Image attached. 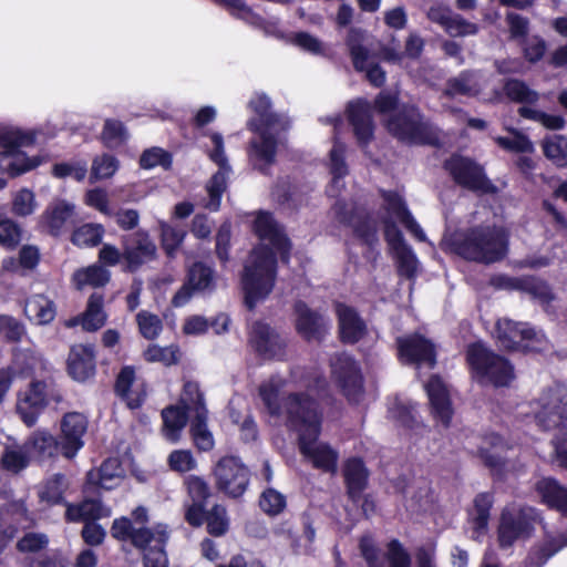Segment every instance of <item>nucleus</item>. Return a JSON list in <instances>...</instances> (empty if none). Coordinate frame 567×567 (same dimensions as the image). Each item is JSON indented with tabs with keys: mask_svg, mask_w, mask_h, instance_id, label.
I'll return each mask as SVG.
<instances>
[{
	"mask_svg": "<svg viewBox=\"0 0 567 567\" xmlns=\"http://www.w3.org/2000/svg\"><path fill=\"white\" fill-rule=\"evenodd\" d=\"M508 233L499 226L478 225L458 229L443 237L444 249L468 261L489 265L505 258Z\"/></svg>",
	"mask_w": 567,
	"mask_h": 567,
	"instance_id": "f257e3e1",
	"label": "nucleus"
},
{
	"mask_svg": "<svg viewBox=\"0 0 567 567\" xmlns=\"http://www.w3.org/2000/svg\"><path fill=\"white\" fill-rule=\"evenodd\" d=\"M261 401L271 416H285L286 425L303 435L318 439L321 416L318 403L306 393H289L280 398V385L272 380L259 386Z\"/></svg>",
	"mask_w": 567,
	"mask_h": 567,
	"instance_id": "f03ea898",
	"label": "nucleus"
},
{
	"mask_svg": "<svg viewBox=\"0 0 567 567\" xmlns=\"http://www.w3.org/2000/svg\"><path fill=\"white\" fill-rule=\"evenodd\" d=\"M254 111L259 115L261 127L249 123L252 131L259 132V135L249 143L248 159L252 167L262 174H268L271 165L276 162L278 140L274 135L286 131L289 127V121L285 116L271 113L270 100L266 95H260L250 102Z\"/></svg>",
	"mask_w": 567,
	"mask_h": 567,
	"instance_id": "7ed1b4c3",
	"label": "nucleus"
},
{
	"mask_svg": "<svg viewBox=\"0 0 567 567\" xmlns=\"http://www.w3.org/2000/svg\"><path fill=\"white\" fill-rule=\"evenodd\" d=\"M276 275L277 259L274 250L265 245L256 247L246 259L241 275L245 301L249 309L272 291Z\"/></svg>",
	"mask_w": 567,
	"mask_h": 567,
	"instance_id": "20e7f679",
	"label": "nucleus"
},
{
	"mask_svg": "<svg viewBox=\"0 0 567 567\" xmlns=\"http://www.w3.org/2000/svg\"><path fill=\"white\" fill-rule=\"evenodd\" d=\"M389 133L399 141L415 145H439L437 130L414 105H404L386 121Z\"/></svg>",
	"mask_w": 567,
	"mask_h": 567,
	"instance_id": "39448f33",
	"label": "nucleus"
},
{
	"mask_svg": "<svg viewBox=\"0 0 567 567\" xmlns=\"http://www.w3.org/2000/svg\"><path fill=\"white\" fill-rule=\"evenodd\" d=\"M466 361L474 379L481 384L507 386L515 378L511 362L486 348L482 342H475L467 347Z\"/></svg>",
	"mask_w": 567,
	"mask_h": 567,
	"instance_id": "423d86ee",
	"label": "nucleus"
},
{
	"mask_svg": "<svg viewBox=\"0 0 567 567\" xmlns=\"http://www.w3.org/2000/svg\"><path fill=\"white\" fill-rule=\"evenodd\" d=\"M106 460L101 462L97 470H91L86 474L83 493L86 498L76 504H68L65 519L73 523H93L102 516L101 491L105 488Z\"/></svg>",
	"mask_w": 567,
	"mask_h": 567,
	"instance_id": "0eeeda50",
	"label": "nucleus"
},
{
	"mask_svg": "<svg viewBox=\"0 0 567 567\" xmlns=\"http://www.w3.org/2000/svg\"><path fill=\"white\" fill-rule=\"evenodd\" d=\"M35 143V134L21 130H6L0 132L1 153H6L4 168L11 177L20 176L41 164L39 157H29L19 151L21 146H32Z\"/></svg>",
	"mask_w": 567,
	"mask_h": 567,
	"instance_id": "6e6552de",
	"label": "nucleus"
},
{
	"mask_svg": "<svg viewBox=\"0 0 567 567\" xmlns=\"http://www.w3.org/2000/svg\"><path fill=\"white\" fill-rule=\"evenodd\" d=\"M496 338L499 346L505 350H518L520 342L525 351H542L547 344L545 336L527 323L516 322L508 318L498 319L496 322Z\"/></svg>",
	"mask_w": 567,
	"mask_h": 567,
	"instance_id": "1a4fd4ad",
	"label": "nucleus"
},
{
	"mask_svg": "<svg viewBox=\"0 0 567 567\" xmlns=\"http://www.w3.org/2000/svg\"><path fill=\"white\" fill-rule=\"evenodd\" d=\"M215 487L231 498H239L247 491L250 473L236 456H224L215 465Z\"/></svg>",
	"mask_w": 567,
	"mask_h": 567,
	"instance_id": "9d476101",
	"label": "nucleus"
},
{
	"mask_svg": "<svg viewBox=\"0 0 567 567\" xmlns=\"http://www.w3.org/2000/svg\"><path fill=\"white\" fill-rule=\"evenodd\" d=\"M444 168L454 182L464 188L482 194H495L497 192V187L484 174L483 167L471 158L452 155L444 162Z\"/></svg>",
	"mask_w": 567,
	"mask_h": 567,
	"instance_id": "9b49d317",
	"label": "nucleus"
},
{
	"mask_svg": "<svg viewBox=\"0 0 567 567\" xmlns=\"http://www.w3.org/2000/svg\"><path fill=\"white\" fill-rule=\"evenodd\" d=\"M331 378L350 402L363 396V377L358 362L347 353H337L330 359Z\"/></svg>",
	"mask_w": 567,
	"mask_h": 567,
	"instance_id": "f8f14e48",
	"label": "nucleus"
},
{
	"mask_svg": "<svg viewBox=\"0 0 567 567\" xmlns=\"http://www.w3.org/2000/svg\"><path fill=\"white\" fill-rule=\"evenodd\" d=\"M535 414L537 424L544 430H555L567 421V388L555 385L542 393Z\"/></svg>",
	"mask_w": 567,
	"mask_h": 567,
	"instance_id": "ddd939ff",
	"label": "nucleus"
},
{
	"mask_svg": "<svg viewBox=\"0 0 567 567\" xmlns=\"http://www.w3.org/2000/svg\"><path fill=\"white\" fill-rule=\"evenodd\" d=\"M249 343L266 360H281L286 355V338L265 322L257 321L252 324Z\"/></svg>",
	"mask_w": 567,
	"mask_h": 567,
	"instance_id": "4468645a",
	"label": "nucleus"
},
{
	"mask_svg": "<svg viewBox=\"0 0 567 567\" xmlns=\"http://www.w3.org/2000/svg\"><path fill=\"white\" fill-rule=\"evenodd\" d=\"M360 551L369 567H411V557L401 543L393 539L385 554L381 555L371 539L360 540Z\"/></svg>",
	"mask_w": 567,
	"mask_h": 567,
	"instance_id": "2eb2a0df",
	"label": "nucleus"
},
{
	"mask_svg": "<svg viewBox=\"0 0 567 567\" xmlns=\"http://www.w3.org/2000/svg\"><path fill=\"white\" fill-rule=\"evenodd\" d=\"M60 430L62 456L72 460L84 446L83 436L87 430V419L80 412H68L61 419Z\"/></svg>",
	"mask_w": 567,
	"mask_h": 567,
	"instance_id": "dca6fc26",
	"label": "nucleus"
},
{
	"mask_svg": "<svg viewBox=\"0 0 567 567\" xmlns=\"http://www.w3.org/2000/svg\"><path fill=\"white\" fill-rule=\"evenodd\" d=\"M47 388L45 381L33 380L25 392L18 396L17 413L29 427L37 423L40 414L49 405Z\"/></svg>",
	"mask_w": 567,
	"mask_h": 567,
	"instance_id": "f3484780",
	"label": "nucleus"
},
{
	"mask_svg": "<svg viewBox=\"0 0 567 567\" xmlns=\"http://www.w3.org/2000/svg\"><path fill=\"white\" fill-rule=\"evenodd\" d=\"M295 327L306 341L320 342L328 332L329 322L318 310L311 309L305 301L298 300L293 305Z\"/></svg>",
	"mask_w": 567,
	"mask_h": 567,
	"instance_id": "a211bd4d",
	"label": "nucleus"
},
{
	"mask_svg": "<svg viewBox=\"0 0 567 567\" xmlns=\"http://www.w3.org/2000/svg\"><path fill=\"white\" fill-rule=\"evenodd\" d=\"M212 141L215 147L210 152L209 157L219 165L220 169L207 183L206 189L209 199L205 203V207L210 210H217L220 205L221 194L227 187L226 173L229 171V166L224 152L223 136L219 133H214L212 134Z\"/></svg>",
	"mask_w": 567,
	"mask_h": 567,
	"instance_id": "6ab92c4d",
	"label": "nucleus"
},
{
	"mask_svg": "<svg viewBox=\"0 0 567 567\" xmlns=\"http://www.w3.org/2000/svg\"><path fill=\"white\" fill-rule=\"evenodd\" d=\"M400 359L405 363L426 364L433 368L436 363L434 344L423 336L414 333L396 339Z\"/></svg>",
	"mask_w": 567,
	"mask_h": 567,
	"instance_id": "aec40b11",
	"label": "nucleus"
},
{
	"mask_svg": "<svg viewBox=\"0 0 567 567\" xmlns=\"http://www.w3.org/2000/svg\"><path fill=\"white\" fill-rule=\"evenodd\" d=\"M157 247L145 230L134 233L128 243L124 244L125 269L135 271L143 264L154 260Z\"/></svg>",
	"mask_w": 567,
	"mask_h": 567,
	"instance_id": "412c9836",
	"label": "nucleus"
},
{
	"mask_svg": "<svg viewBox=\"0 0 567 567\" xmlns=\"http://www.w3.org/2000/svg\"><path fill=\"white\" fill-rule=\"evenodd\" d=\"M334 311L340 340L343 343L354 344L367 336V323L354 308L342 302H336Z\"/></svg>",
	"mask_w": 567,
	"mask_h": 567,
	"instance_id": "4be33fe9",
	"label": "nucleus"
},
{
	"mask_svg": "<svg viewBox=\"0 0 567 567\" xmlns=\"http://www.w3.org/2000/svg\"><path fill=\"white\" fill-rule=\"evenodd\" d=\"M533 524L525 511L512 513L504 509L498 526V542L502 547H511L520 537H528Z\"/></svg>",
	"mask_w": 567,
	"mask_h": 567,
	"instance_id": "5701e85b",
	"label": "nucleus"
},
{
	"mask_svg": "<svg viewBox=\"0 0 567 567\" xmlns=\"http://www.w3.org/2000/svg\"><path fill=\"white\" fill-rule=\"evenodd\" d=\"M95 369V349L93 344L80 343L70 348L66 370L73 380L84 382L94 377Z\"/></svg>",
	"mask_w": 567,
	"mask_h": 567,
	"instance_id": "b1692460",
	"label": "nucleus"
},
{
	"mask_svg": "<svg viewBox=\"0 0 567 567\" xmlns=\"http://www.w3.org/2000/svg\"><path fill=\"white\" fill-rule=\"evenodd\" d=\"M23 449L31 458L39 463L53 461L62 455L60 440L47 430L34 431L24 442Z\"/></svg>",
	"mask_w": 567,
	"mask_h": 567,
	"instance_id": "393cba45",
	"label": "nucleus"
},
{
	"mask_svg": "<svg viewBox=\"0 0 567 567\" xmlns=\"http://www.w3.org/2000/svg\"><path fill=\"white\" fill-rule=\"evenodd\" d=\"M383 199L382 208L386 212L388 218H396L419 240H425V235L419 224L406 208L402 196L393 190H380Z\"/></svg>",
	"mask_w": 567,
	"mask_h": 567,
	"instance_id": "a878e982",
	"label": "nucleus"
},
{
	"mask_svg": "<svg viewBox=\"0 0 567 567\" xmlns=\"http://www.w3.org/2000/svg\"><path fill=\"white\" fill-rule=\"evenodd\" d=\"M302 434L299 439L300 452L313 464L315 467L324 472L334 473L337 470L338 453L324 443H317Z\"/></svg>",
	"mask_w": 567,
	"mask_h": 567,
	"instance_id": "bb28decb",
	"label": "nucleus"
},
{
	"mask_svg": "<svg viewBox=\"0 0 567 567\" xmlns=\"http://www.w3.org/2000/svg\"><path fill=\"white\" fill-rule=\"evenodd\" d=\"M425 388L433 416L447 427L453 416V408L445 384L439 377L433 375Z\"/></svg>",
	"mask_w": 567,
	"mask_h": 567,
	"instance_id": "cd10ccee",
	"label": "nucleus"
},
{
	"mask_svg": "<svg viewBox=\"0 0 567 567\" xmlns=\"http://www.w3.org/2000/svg\"><path fill=\"white\" fill-rule=\"evenodd\" d=\"M104 297L97 292H93L86 303L84 312L72 317L65 321V327L75 328L81 326L84 331L94 332L102 328L106 320L103 311Z\"/></svg>",
	"mask_w": 567,
	"mask_h": 567,
	"instance_id": "c85d7f7f",
	"label": "nucleus"
},
{
	"mask_svg": "<svg viewBox=\"0 0 567 567\" xmlns=\"http://www.w3.org/2000/svg\"><path fill=\"white\" fill-rule=\"evenodd\" d=\"M71 284L76 290L106 285V244L99 250L97 262L76 269L71 276Z\"/></svg>",
	"mask_w": 567,
	"mask_h": 567,
	"instance_id": "c756f323",
	"label": "nucleus"
},
{
	"mask_svg": "<svg viewBox=\"0 0 567 567\" xmlns=\"http://www.w3.org/2000/svg\"><path fill=\"white\" fill-rule=\"evenodd\" d=\"M348 118L360 145H367L373 136L372 111L369 102L358 100L348 106Z\"/></svg>",
	"mask_w": 567,
	"mask_h": 567,
	"instance_id": "7c9ffc66",
	"label": "nucleus"
},
{
	"mask_svg": "<svg viewBox=\"0 0 567 567\" xmlns=\"http://www.w3.org/2000/svg\"><path fill=\"white\" fill-rule=\"evenodd\" d=\"M254 229L261 240H268L282 254L288 252L290 243L270 214L259 213L255 219Z\"/></svg>",
	"mask_w": 567,
	"mask_h": 567,
	"instance_id": "2f4dec72",
	"label": "nucleus"
},
{
	"mask_svg": "<svg viewBox=\"0 0 567 567\" xmlns=\"http://www.w3.org/2000/svg\"><path fill=\"white\" fill-rule=\"evenodd\" d=\"M135 381L133 367H124L116 377L114 384L115 394L127 405L128 409H138L146 398L145 390H131Z\"/></svg>",
	"mask_w": 567,
	"mask_h": 567,
	"instance_id": "473e14b6",
	"label": "nucleus"
},
{
	"mask_svg": "<svg viewBox=\"0 0 567 567\" xmlns=\"http://www.w3.org/2000/svg\"><path fill=\"white\" fill-rule=\"evenodd\" d=\"M343 476L347 483V494L352 503L361 499V493L368 484V471L360 458H350L344 464Z\"/></svg>",
	"mask_w": 567,
	"mask_h": 567,
	"instance_id": "72a5a7b5",
	"label": "nucleus"
},
{
	"mask_svg": "<svg viewBox=\"0 0 567 567\" xmlns=\"http://www.w3.org/2000/svg\"><path fill=\"white\" fill-rule=\"evenodd\" d=\"M480 92L481 85L476 72L466 70L446 81L443 95L450 99L457 95L472 97L478 95Z\"/></svg>",
	"mask_w": 567,
	"mask_h": 567,
	"instance_id": "f704fd0d",
	"label": "nucleus"
},
{
	"mask_svg": "<svg viewBox=\"0 0 567 567\" xmlns=\"http://www.w3.org/2000/svg\"><path fill=\"white\" fill-rule=\"evenodd\" d=\"M536 491L543 502L567 516V488L554 478H542L536 483Z\"/></svg>",
	"mask_w": 567,
	"mask_h": 567,
	"instance_id": "c9c22d12",
	"label": "nucleus"
},
{
	"mask_svg": "<svg viewBox=\"0 0 567 567\" xmlns=\"http://www.w3.org/2000/svg\"><path fill=\"white\" fill-rule=\"evenodd\" d=\"M567 546V530L557 535H546L544 540L528 554L527 561L532 566H543L551 556Z\"/></svg>",
	"mask_w": 567,
	"mask_h": 567,
	"instance_id": "e433bc0d",
	"label": "nucleus"
},
{
	"mask_svg": "<svg viewBox=\"0 0 567 567\" xmlns=\"http://www.w3.org/2000/svg\"><path fill=\"white\" fill-rule=\"evenodd\" d=\"M188 412L181 405H169L162 410V433L166 440L173 443L179 441L181 432L187 424Z\"/></svg>",
	"mask_w": 567,
	"mask_h": 567,
	"instance_id": "4c0bfd02",
	"label": "nucleus"
},
{
	"mask_svg": "<svg viewBox=\"0 0 567 567\" xmlns=\"http://www.w3.org/2000/svg\"><path fill=\"white\" fill-rule=\"evenodd\" d=\"M368 33L361 28H350L346 38V45L352 59L353 68L358 72L365 70V63L370 56V51L365 47Z\"/></svg>",
	"mask_w": 567,
	"mask_h": 567,
	"instance_id": "58836bf2",
	"label": "nucleus"
},
{
	"mask_svg": "<svg viewBox=\"0 0 567 567\" xmlns=\"http://www.w3.org/2000/svg\"><path fill=\"white\" fill-rule=\"evenodd\" d=\"M353 234L365 245L373 247L378 241V223L363 209H355L349 225Z\"/></svg>",
	"mask_w": 567,
	"mask_h": 567,
	"instance_id": "ea45409f",
	"label": "nucleus"
},
{
	"mask_svg": "<svg viewBox=\"0 0 567 567\" xmlns=\"http://www.w3.org/2000/svg\"><path fill=\"white\" fill-rule=\"evenodd\" d=\"M25 313L30 312V320L39 326L51 323L56 315V308L53 300L40 293L34 295L24 309Z\"/></svg>",
	"mask_w": 567,
	"mask_h": 567,
	"instance_id": "a19ab883",
	"label": "nucleus"
},
{
	"mask_svg": "<svg viewBox=\"0 0 567 567\" xmlns=\"http://www.w3.org/2000/svg\"><path fill=\"white\" fill-rule=\"evenodd\" d=\"M207 415L206 406H200L197 414L194 415L189 429L195 446L203 452L214 447V437L207 427Z\"/></svg>",
	"mask_w": 567,
	"mask_h": 567,
	"instance_id": "79ce46f5",
	"label": "nucleus"
},
{
	"mask_svg": "<svg viewBox=\"0 0 567 567\" xmlns=\"http://www.w3.org/2000/svg\"><path fill=\"white\" fill-rule=\"evenodd\" d=\"M74 213V206L65 202H61L53 207H49L42 215L43 224L48 228L51 236H59L69 218Z\"/></svg>",
	"mask_w": 567,
	"mask_h": 567,
	"instance_id": "37998d69",
	"label": "nucleus"
},
{
	"mask_svg": "<svg viewBox=\"0 0 567 567\" xmlns=\"http://www.w3.org/2000/svg\"><path fill=\"white\" fill-rule=\"evenodd\" d=\"M545 157L558 167L567 166V137L555 134L546 136L542 141Z\"/></svg>",
	"mask_w": 567,
	"mask_h": 567,
	"instance_id": "c03bdc74",
	"label": "nucleus"
},
{
	"mask_svg": "<svg viewBox=\"0 0 567 567\" xmlns=\"http://www.w3.org/2000/svg\"><path fill=\"white\" fill-rule=\"evenodd\" d=\"M528 293L534 300L548 311L549 305L556 299V295L545 280L535 277H524L522 290Z\"/></svg>",
	"mask_w": 567,
	"mask_h": 567,
	"instance_id": "a18cd8bd",
	"label": "nucleus"
},
{
	"mask_svg": "<svg viewBox=\"0 0 567 567\" xmlns=\"http://www.w3.org/2000/svg\"><path fill=\"white\" fill-rule=\"evenodd\" d=\"M130 539L135 547L143 549L145 553L148 547L165 546L168 539V533L166 526L164 525L155 532L148 528L140 527L133 529Z\"/></svg>",
	"mask_w": 567,
	"mask_h": 567,
	"instance_id": "49530a36",
	"label": "nucleus"
},
{
	"mask_svg": "<svg viewBox=\"0 0 567 567\" xmlns=\"http://www.w3.org/2000/svg\"><path fill=\"white\" fill-rule=\"evenodd\" d=\"M24 230L20 224L9 217L0 218V247L6 251L18 249Z\"/></svg>",
	"mask_w": 567,
	"mask_h": 567,
	"instance_id": "de8ad7c7",
	"label": "nucleus"
},
{
	"mask_svg": "<svg viewBox=\"0 0 567 567\" xmlns=\"http://www.w3.org/2000/svg\"><path fill=\"white\" fill-rule=\"evenodd\" d=\"M27 336L24 323L11 315L0 313V339L9 344H19Z\"/></svg>",
	"mask_w": 567,
	"mask_h": 567,
	"instance_id": "09e8293b",
	"label": "nucleus"
},
{
	"mask_svg": "<svg viewBox=\"0 0 567 567\" xmlns=\"http://www.w3.org/2000/svg\"><path fill=\"white\" fill-rule=\"evenodd\" d=\"M408 508L412 512H426L432 508L433 497L431 486L426 481H420L409 491Z\"/></svg>",
	"mask_w": 567,
	"mask_h": 567,
	"instance_id": "8fccbe9b",
	"label": "nucleus"
},
{
	"mask_svg": "<svg viewBox=\"0 0 567 567\" xmlns=\"http://www.w3.org/2000/svg\"><path fill=\"white\" fill-rule=\"evenodd\" d=\"M492 505L493 495L489 493H481L474 498L473 525L477 536L487 529Z\"/></svg>",
	"mask_w": 567,
	"mask_h": 567,
	"instance_id": "3c124183",
	"label": "nucleus"
},
{
	"mask_svg": "<svg viewBox=\"0 0 567 567\" xmlns=\"http://www.w3.org/2000/svg\"><path fill=\"white\" fill-rule=\"evenodd\" d=\"M505 95L517 103L534 104L538 101V93L528 87V85L518 79H508L504 84Z\"/></svg>",
	"mask_w": 567,
	"mask_h": 567,
	"instance_id": "603ef678",
	"label": "nucleus"
},
{
	"mask_svg": "<svg viewBox=\"0 0 567 567\" xmlns=\"http://www.w3.org/2000/svg\"><path fill=\"white\" fill-rule=\"evenodd\" d=\"M104 228L97 224H84L72 233L71 241L78 247H94L102 240Z\"/></svg>",
	"mask_w": 567,
	"mask_h": 567,
	"instance_id": "864d4df0",
	"label": "nucleus"
},
{
	"mask_svg": "<svg viewBox=\"0 0 567 567\" xmlns=\"http://www.w3.org/2000/svg\"><path fill=\"white\" fill-rule=\"evenodd\" d=\"M509 132L512 133V136H498L495 138V142L499 147L515 153H534V144L527 135L515 128H512Z\"/></svg>",
	"mask_w": 567,
	"mask_h": 567,
	"instance_id": "5fc2aeb1",
	"label": "nucleus"
},
{
	"mask_svg": "<svg viewBox=\"0 0 567 567\" xmlns=\"http://www.w3.org/2000/svg\"><path fill=\"white\" fill-rule=\"evenodd\" d=\"M346 145L337 137L330 151V171L332 174V187H339L340 179L348 174L344 162Z\"/></svg>",
	"mask_w": 567,
	"mask_h": 567,
	"instance_id": "6e6d98bb",
	"label": "nucleus"
},
{
	"mask_svg": "<svg viewBox=\"0 0 567 567\" xmlns=\"http://www.w3.org/2000/svg\"><path fill=\"white\" fill-rule=\"evenodd\" d=\"M136 322L141 334L147 340L156 339L163 329L159 317L150 311H140L136 315Z\"/></svg>",
	"mask_w": 567,
	"mask_h": 567,
	"instance_id": "4d7b16f0",
	"label": "nucleus"
},
{
	"mask_svg": "<svg viewBox=\"0 0 567 567\" xmlns=\"http://www.w3.org/2000/svg\"><path fill=\"white\" fill-rule=\"evenodd\" d=\"M205 522L207 524V532L213 536H221L228 530L227 512L221 505H214L206 513Z\"/></svg>",
	"mask_w": 567,
	"mask_h": 567,
	"instance_id": "13d9d810",
	"label": "nucleus"
},
{
	"mask_svg": "<svg viewBox=\"0 0 567 567\" xmlns=\"http://www.w3.org/2000/svg\"><path fill=\"white\" fill-rule=\"evenodd\" d=\"M157 165L164 169H169L172 167V154L161 147L145 150L140 157V166L144 169H151Z\"/></svg>",
	"mask_w": 567,
	"mask_h": 567,
	"instance_id": "bf43d9fd",
	"label": "nucleus"
},
{
	"mask_svg": "<svg viewBox=\"0 0 567 567\" xmlns=\"http://www.w3.org/2000/svg\"><path fill=\"white\" fill-rule=\"evenodd\" d=\"M214 271L202 262L194 264L188 271V284L195 290H205L213 286Z\"/></svg>",
	"mask_w": 567,
	"mask_h": 567,
	"instance_id": "052dcab7",
	"label": "nucleus"
},
{
	"mask_svg": "<svg viewBox=\"0 0 567 567\" xmlns=\"http://www.w3.org/2000/svg\"><path fill=\"white\" fill-rule=\"evenodd\" d=\"M398 265V271L401 276L411 279L415 276L417 269V259L409 246L401 247L393 251Z\"/></svg>",
	"mask_w": 567,
	"mask_h": 567,
	"instance_id": "680f3d73",
	"label": "nucleus"
},
{
	"mask_svg": "<svg viewBox=\"0 0 567 567\" xmlns=\"http://www.w3.org/2000/svg\"><path fill=\"white\" fill-rule=\"evenodd\" d=\"M181 406L197 414L200 406H205L203 393L196 382L188 381L184 384Z\"/></svg>",
	"mask_w": 567,
	"mask_h": 567,
	"instance_id": "e2e57ef3",
	"label": "nucleus"
},
{
	"mask_svg": "<svg viewBox=\"0 0 567 567\" xmlns=\"http://www.w3.org/2000/svg\"><path fill=\"white\" fill-rule=\"evenodd\" d=\"M185 235L186 233L183 229L174 228L165 223L161 224L162 246L169 257L174 256Z\"/></svg>",
	"mask_w": 567,
	"mask_h": 567,
	"instance_id": "0e129e2a",
	"label": "nucleus"
},
{
	"mask_svg": "<svg viewBox=\"0 0 567 567\" xmlns=\"http://www.w3.org/2000/svg\"><path fill=\"white\" fill-rule=\"evenodd\" d=\"M185 484L193 503L206 505V501L212 495L208 483L203 477L190 475L185 480Z\"/></svg>",
	"mask_w": 567,
	"mask_h": 567,
	"instance_id": "69168bd1",
	"label": "nucleus"
},
{
	"mask_svg": "<svg viewBox=\"0 0 567 567\" xmlns=\"http://www.w3.org/2000/svg\"><path fill=\"white\" fill-rule=\"evenodd\" d=\"M35 209L34 194L27 188L20 189L13 197L11 212L19 217H27Z\"/></svg>",
	"mask_w": 567,
	"mask_h": 567,
	"instance_id": "338daca9",
	"label": "nucleus"
},
{
	"mask_svg": "<svg viewBox=\"0 0 567 567\" xmlns=\"http://www.w3.org/2000/svg\"><path fill=\"white\" fill-rule=\"evenodd\" d=\"M259 505L265 513L275 516L284 511L286 498L276 489L268 488L261 494Z\"/></svg>",
	"mask_w": 567,
	"mask_h": 567,
	"instance_id": "774afa93",
	"label": "nucleus"
}]
</instances>
